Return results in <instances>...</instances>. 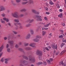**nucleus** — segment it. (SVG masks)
Returning <instances> with one entry per match:
<instances>
[{
	"label": "nucleus",
	"instance_id": "f257e3e1",
	"mask_svg": "<svg viewBox=\"0 0 66 66\" xmlns=\"http://www.w3.org/2000/svg\"><path fill=\"white\" fill-rule=\"evenodd\" d=\"M18 12H15L14 14V13H12V15L13 17H16V18H18L19 17L18 16V15H17V14H18Z\"/></svg>",
	"mask_w": 66,
	"mask_h": 66
},
{
	"label": "nucleus",
	"instance_id": "f03ea898",
	"mask_svg": "<svg viewBox=\"0 0 66 66\" xmlns=\"http://www.w3.org/2000/svg\"><path fill=\"white\" fill-rule=\"evenodd\" d=\"M36 54L39 56L42 57V51L40 50L36 52Z\"/></svg>",
	"mask_w": 66,
	"mask_h": 66
},
{
	"label": "nucleus",
	"instance_id": "7ed1b4c3",
	"mask_svg": "<svg viewBox=\"0 0 66 66\" xmlns=\"http://www.w3.org/2000/svg\"><path fill=\"white\" fill-rule=\"evenodd\" d=\"M29 46L30 47H32L33 48H36V46H35V45H36V44L34 43H30L29 45Z\"/></svg>",
	"mask_w": 66,
	"mask_h": 66
},
{
	"label": "nucleus",
	"instance_id": "20e7f679",
	"mask_svg": "<svg viewBox=\"0 0 66 66\" xmlns=\"http://www.w3.org/2000/svg\"><path fill=\"white\" fill-rule=\"evenodd\" d=\"M37 20L40 21H42V16H37Z\"/></svg>",
	"mask_w": 66,
	"mask_h": 66
},
{
	"label": "nucleus",
	"instance_id": "39448f33",
	"mask_svg": "<svg viewBox=\"0 0 66 66\" xmlns=\"http://www.w3.org/2000/svg\"><path fill=\"white\" fill-rule=\"evenodd\" d=\"M51 45L52 48H53L54 49H56V50H57V45H56L55 46H55L53 44H52Z\"/></svg>",
	"mask_w": 66,
	"mask_h": 66
},
{
	"label": "nucleus",
	"instance_id": "423d86ee",
	"mask_svg": "<svg viewBox=\"0 0 66 66\" xmlns=\"http://www.w3.org/2000/svg\"><path fill=\"white\" fill-rule=\"evenodd\" d=\"M5 8L3 6H1V9H0V11H4L5 10Z\"/></svg>",
	"mask_w": 66,
	"mask_h": 66
},
{
	"label": "nucleus",
	"instance_id": "0eeeda50",
	"mask_svg": "<svg viewBox=\"0 0 66 66\" xmlns=\"http://www.w3.org/2000/svg\"><path fill=\"white\" fill-rule=\"evenodd\" d=\"M3 48H4V46H3V45H2V46L0 47V52H2Z\"/></svg>",
	"mask_w": 66,
	"mask_h": 66
},
{
	"label": "nucleus",
	"instance_id": "6e6552de",
	"mask_svg": "<svg viewBox=\"0 0 66 66\" xmlns=\"http://www.w3.org/2000/svg\"><path fill=\"white\" fill-rule=\"evenodd\" d=\"M37 38H36L35 39H33V40L34 42H39V39H37Z\"/></svg>",
	"mask_w": 66,
	"mask_h": 66
},
{
	"label": "nucleus",
	"instance_id": "1a4fd4ad",
	"mask_svg": "<svg viewBox=\"0 0 66 66\" xmlns=\"http://www.w3.org/2000/svg\"><path fill=\"white\" fill-rule=\"evenodd\" d=\"M9 43L10 45H13L14 42L13 41H9Z\"/></svg>",
	"mask_w": 66,
	"mask_h": 66
},
{
	"label": "nucleus",
	"instance_id": "9d476101",
	"mask_svg": "<svg viewBox=\"0 0 66 66\" xmlns=\"http://www.w3.org/2000/svg\"><path fill=\"white\" fill-rule=\"evenodd\" d=\"M29 60L30 61H32V62H34L35 61V59L33 58L30 59Z\"/></svg>",
	"mask_w": 66,
	"mask_h": 66
},
{
	"label": "nucleus",
	"instance_id": "9b49d317",
	"mask_svg": "<svg viewBox=\"0 0 66 66\" xmlns=\"http://www.w3.org/2000/svg\"><path fill=\"white\" fill-rule=\"evenodd\" d=\"M23 63L25 65H27L28 64V62L26 61H24L23 62Z\"/></svg>",
	"mask_w": 66,
	"mask_h": 66
},
{
	"label": "nucleus",
	"instance_id": "f8f14e48",
	"mask_svg": "<svg viewBox=\"0 0 66 66\" xmlns=\"http://www.w3.org/2000/svg\"><path fill=\"white\" fill-rule=\"evenodd\" d=\"M29 4H33L34 2L32 0H29Z\"/></svg>",
	"mask_w": 66,
	"mask_h": 66
},
{
	"label": "nucleus",
	"instance_id": "ddd939ff",
	"mask_svg": "<svg viewBox=\"0 0 66 66\" xmlns=\"http://www.w3.org/2000/svg\"><path fill=\"white\" fill-rule=\"evenodd\" d=\"M30 34H29L27 35L26 36V38L28 39V38H30Z\"/></svg>",
	"mask_w": 66,
	"mask_h": 66
},
{
	"label": "nucleus",
	"instance_id": "4468645a",
	"mask_svg": "<svg viewBox=\"0 0 66 66\" xmlns=\"http://www.w3.org/2000/svg\"><path fill=\"white\" fill-rule=\"evenodd\" d=\"M50 23H49L48 24H47L45 25L44 26V27H48L50 25Z\"/></svg>",
	"mask_w": 66,
	"mask_h": 66
},
{
	"label": "nucleus",
	"instance_id": "2eb2a0df",
	"mask_svg": "<svg viewBox=\"0 0 66 66\" xmlns=\"http://www.w3.org/2000/svg\"><path fill=\"white\" fill-rule=\"evenodd\" d=\"M8 61H9V59H6L5 60V63L6 64H7L8 63Z\"/></svg>",
	"mask_w": 66,
	"mask_h": 66
},
{
	"label": "nucleus",
	"instance_id": "dca6fc26",
	"mask_svg": "<svg viewBox=\"0 0 66 66\" xmlns=\"http://www.w3.org/2000/svg\"><path fill=\"white\" fill-rule=\"evenodd\" d=\"M36 64L37 65H41L42 64V62H38Z\"/></svg>",
	"mask_w": 66,
	"mask_h": 66
},
{
	"label": "nucleus",
	"instance_id": "f3484780",
	"mask_svg": "<svg viewBox=\"0 0 66 66\" xmlns=\"http://www.w3.org/2000/svg\"><path fill=\"white\" fill-rule=\"evenodd\" d=\"M14 21L16 22H19V20L18 19H15Z\"/></svg>",
	"mask_w": 66,
	"mask_h": 66
},
{
	"label": "nucleus",
	"instance_id": "a211bd4d",
	"mask_svg": "<svg viewBox=\"0 0 66 66\" xmlns=\"http://www.w3.org/2000/svg\"><path fill=\"white\" fill-rule=\"evenodd\" d=\"M50 4H51V5H53V4H54V3H53L52 1H50Z\"/></svg>",
	"mask_w": 66,
	"mask_h": 66
},
{
	"label": "nucleus",
	"instance_id": "6ab92c4d",
	"mask_svg": "<svg viewBox=\"0 0 66 66\" xmlns=\"http://www.w3.org/2000/svg\"><path fill=\"white\" fill-rule=\"evenodd\" d=\"M62 16L63 14L62 13L60 14V15H58L59 17H60V18H62Z\"/></svg>",
	"mask_w": 66,
	"mask_h": 66
},
{
	"label": "nucleus",
	"instance_id": "aec40b11",
	"mask_svg": "<svg viewBox=\"0 0 66 66\" xmlns=\"http://www.w3.org/2000/svg\"><path fill=\"white\" fill-rule=\"evenodd\" d=\"M46 34V32L44 31H42V35L43 36H44L45 35V34Z\"/></svg>",
	"mask_w": 66,
	"mask_h": 66
},
{
	"label": "nucleus",
	"instance_id": "412c9836",
	"mask_svg": "<svg viewBox=\"0 0 66 66\" xmlns=\"http://www.w3.org/2000/svg\"><path fill=\"white\" fill-rule=\"evenodd\" d=\"M28 3V2H25L22 3V4H26Z\"/></svg>",
	"mask_w": 66,
	"mask_h": 66
},
{
	"label": "nucleus",
	"instance_id": "4be33fe9",
	"mask_svg": "<svg viewBox=\"0 0 66 66\" xmlns=\"http://www.w3.org/2000/svg\"><path fill=\"white\" fill-rule=\"evenodd\" d=\"M30 33L31 34H32V35H33V34H34V32H33V30H31Z\"/></svg>",
	"mask_w": 66,
	"mask_h": 66
},
{
	"label": "nucleus",
	"instance_id": "5701e85b",
	"mask_svg": "<svg viewBox=\"0 0 66 66\" xmlns=\"http://www.w3.org/2000/svg\"><path fill=\"white\" fill-rule=\"evenodd\" d=\"M65 45V43H62V44H61V47H63V46H64V45Z\"/></svg>",
	"mask_w": 66,
	"mask_h": 66
},
{
	"label": "nucleus",
	"instance_id": "b1692460",
	"mask_svg": "<svg viewBox=\"0 0 66 66\" xmlns=\"http://www.w3.org/2000/svg\"><path fill=\"white\" fill-rule=\"evenodd\" d=\"M36 38H41V37L40 36H36Z\"/></svg>",
	"mask_w": 66,
	"mask_h": 66
},
{
	"label": "nucleus",
	"instance_id": "393cba45",
	"mask_svg": "<svg viewBox=\"0 0 66 66\" xmlns=\"http://www.w3.org/2000/svg\"><path fill=\"white\" fill-rule=\"evenodd\" d=\"M1 15L2 17H4L5 16V14L4 13L2 14Z\"/></svg>",
	"mask_w": 66,
	"mask_h": 66
},
{
	"label": "nucleus",
	"instance_id": "a878e982",
	"mask_svg": "<svg viewBox=\"0 0 66 66\" xmlns=\"http://www.w3.org/2000/svg\"><path fill=\"white\" fill-rule=\"evenodd\" d=\"M65 50H63L61 52V54H64V53H65Z\"/></svg>",
	"mask_w": 66,
	"mask_h": 66
},
{
	"label": "nucleus",
	"instance_id": "bb28decb",
	"mask_svg": "<svg viewBox=\"0 0 66 66\" xmlns=\"http://www.w3.org/2000/svg\"><path fill=\"white\" fill-rule=\"evenodd\" d=\"M56 6H57L58 9H59V8H60V6H59V4L57 3L56 4Z\"/></svg>",
	"mask_w": 66,
	"mask_h": 66
},
{
	"label": "nucleus",
	"instance_id": "cd10ccee",
	"mask_svg": "<svg viewBox=\"0 0 66 66\" xmlns=\"http://www.w3.org/2000/svg\"><path fill=\"white\" fill-rule=\"evenodd\" d=\"M21 1V0H16V3H19V2H20Z\"/></svg>",
	"mask_w": 66,
	"mask_h": 66
},
{
	"label": "nucleus",
	"instance_id": "c85d7f7f",
	"mask_svg": "<svg viewBox=\"0 0 66 66\" xmlns=\"http://www.w3.org/2000/svg\"><path fill=\"white\" fill-rule=\"evenodd\" d=\"M46 61L48 63H49V64L50 63V60H49L48 59H47L46 60Z\"/></svg>",
	"mask_w": 66,
	"mask_h": 66
},
{
	"label": "nucleus",
	"instance_id": "c756f323",
	"mask_svg": "<svg viewBox=\"0 0 66 66\" xmlns=\"http://www.w3.org/2000/svg\"><path fill=\"white\" fill-rule=\"evenodd\" d=\"M1 61L2 62H4V58H2L1 60Z\"/></svg>",
	"mask_w": 66,
	"mask_h": 66
},
{
	"label": "nucleus",
	"instance_id": "7c9ffc66",
	"mask_svg": "<svg viewBox=\"0 0 66 66\" xmlns=\"http://www.w3.org/2000/svg\"><path fill=\"white\" fill-rule=\"evenodd\" d=\"M7 52H10V51H11V50H10V48H7Z\"/></svg>",
	"mask_w": 66,
	"mask_h": 66
},
{
	"label": "nucleus",
	"instance_id": "2f4dec72",
	"mask_svg": "<svg viewBox=\"0 0 66 66\" xmlns=\"http://www.w3.org/2000/svg\"><path fill=\"white\" fill-rule=\"evenodd\" d=\"M59 52L58 51L56 53H55V54L56 55H58V54H59Z\"/></svg>",
	"mask_w": 66,
	"mask_h": 66
},
{
	"label": "nucleus",
	"instance_id": "473e14b6",
	"mask_svg": "<svg viewBox=\"0 0 66 66\" xmlns=\"http://www.w3.org/2000/svg\"><path fill=\"white\" fill-rule=\"evenodd\" d=\"M43 64L44 65H47V63L46 62H44L43 63Z\"/></svg>",
	"mask_w": 66,
	"mask_h": 66
},
{
	"label": "nucleus",
	"instance_id": "72a5a7b5",
	"mask_svg": "<svg viewBox=\"0 0 66 66\" xmlns=\"http://www.w3.org/2000/svg\"><path fill=\"white\" fill-rule=\"evenodd\" d=\"M15 47L16 48H18V45H17V44H16L15 45Z\"/></svg>",
	"mask_w": 66,
	"mask_h": 66
},
{
	"label": "nucleus",
	"instance_id": "f704fd0d",
	"mask_svg": "<svg viewBox=\"0 0 66 66\" xmlns=\"http://www.w3.org/2000/svg\"><path fill=\"white\" fill-rule=\"evenodd\" d=\"M31 48H30L29 47L27 48H26V50H31Z\"/></svg>",
	"mask_w": 66,
	"mask_h": 66
},
{
	"label": "nucleus",
	"instance_id": "c9c22d12",
	"mask_svg": "<svg viewBox=\"0 0 66 66\" xmlns=\"http://www.w3.org/2000/svg\"><path fill=\"white\" fill-rule=\"evenodd\" d=\"M8 25H9V26L10 27H11V24H12V23H8Z\"/></svg>",
	"mask_w": 66,
	"mask_h": 66
},
{
	"label": "nucleus",
	"instance_id": "e433bc0d",
	"mask_svg": "<svg viewBox=\"0 0 66 66\" xmlns=\"http://www.w3.org/2000/svg\"><path fill=\"white\" fill-rule=\"evenodd\" d=\"M45 49L46 50H47V51H49V49H48L47 47H46L45 48Z\"/></svg>",
	"mask_w": 66,
	"mask_h": 66
},
{
	"label": "nucleus",
	"instance_id": "4c0bfd02",
	"mask_svg": "<svg viewBox=\"0 0 66 66\" xmlns=\"http://www.w3.org/2000/svg\"><path fill=\"white\" fill-rule=\"evenodd\" d=\"M6 22H9V19L6 18Z\"/></svg>",
	"mask_w": 66,
	"mask_h": 66
},
{
	"label": "nucleus",
	"instance_id": "58836bf2",
	"mask_svg": "<svg viewBox=\"0 0 66 66\" xmlns=\"http://www.w3.org/2000/svg\"><path fill=\"white\" fill-rule=\"evenodd\" d=\"M29 44V43H26L24 44V46H28V45Z\"/></svg>",
	"mask_w": 66,
	"mask_h": 66
},
{
	"label": "nucleus",
	"instance_id": "ea45409f",
	"mask_svg": "<svg viewBox=\"0 0 66 66\" xmlns=\"http://www.w3.org/2000/svg\"><path fill=\"white\" fill-rule=\"evenodd\" d=\"M3 54V52L0 53V57H1V56H2V55Z\"/></svg>",
	"mask_w": 66,
	"mask_h": 66
},
{
	"label": "nucleus",
	"instance_id": "a19ab883",
	"mask_svg": "<svg viewBox=\"0 0 66 66\" xmlns=\"http://www.w3.org/2000/svg\"><path fill=\"white\" fill-rule=\"evenodd\" d=\"M48 48L49 49H51V46H48Z\"/></svg>",
	"mask_w": 66,
	"mask_h": 66
},
{
	"label": "nucleus",
	"instance_id": "79ce46f5",
	"mask_svg": "<svg viewBox=\"0 0 66 66\" xmlns=\"http://www.w3.org/2000/svg\"><path fill=\"white\" fill-rule=\"evenodd\" d=\"M16 24H20V25L21 24V23H14V25H15V26H16Z\"/></svg>",
	"mask_w": 66,
	"mask_h": 66
},
{
	"label": "nucleus",
	"instance_id": "37998d69",
	"mask_svg": "<svg viewBox=\"0 0 66 66\" xmlns=\"http://www.w3.org/2000/svg\"><path fill=\"white\" fill-rule=\"evenodd\" d=\"M23 16V15L22 14L20 15H19V16L20 17H22Z\"/></svg>",
	"mask_w": 66,
	"mask_h": 66
},
{
	"label": "nucleus",
	"instance_id": "c03bdc74",
	"mask_svg": "<svg viewBox=\"0 0 66 66\" xmlns=\"http://www.w3.org/2000/svg\"><path fill=\"white\" fill-rule=\"evenodd\" d=\"M59 38H62V37H63V35H61L60 36H59Z\"/></svg>",
	"mask_w": 66,
	"mask_h": 66
},
{
	"label": "nucleus",
	"instance_id": "a18cd8bd",
	"mask_svg": "<svg viewBox=\"0 0 66 66\" xmlns=\"http://www.w3.org/2000/svg\"><path fill=\"white\" fill-rule=\"evenodd\" d=\"M34 20H32L30 21V23H31V22H33V21H34Z\"/></svg>",
	"mask_w": 66,
	"mask_h": 66
},
{
	"label": "nucleus",
	"instance_id": "49530a36",
	"mask_svg": "<svg viewBox=\"0 0 66 66\" xmlns=\"http://www.w3.org/2000/svg\"><path fill=\"white\" fill-rule=\"evenodd\" d=\"M50 62H52L53 61V59L52 58H50Z\"/></svg>",
	"mask_w": 66,
	"mask_h": 66
},
{
	"label": "nucleus",
	"instance_id": "de8ad7c7",
	"mask_svg": "<svg viewBox=\"0 0 66 66\" xmlns=\"http://www.w3.org/2000/svg\"><path fill=\"white\" fill-rule=\"evenodd\" d=\"M1 23H5V21H4L3 20L2 21H1Z\"/></svg>",
	"mask_w": 66,
	"mask_h": 66
},
{
	"label": "nucleus",
	"instance_id": "09e8293b",
	"mask_svg": "<svg viewBox=\"0 0 66 66\" xmlns=\"http://www.w3.org/2000/svg\"><path fill=\"white\" fill-rule=\"evenodd\" d=\"M32 12H33V13H35V10H32Z\"/></svg>",
	"mask_w": 66,
	"mask_h": 66
},
{
	"label": "nucleus",
	"instance_id": "8fccbe9b",
	"mask_svg": "<svg viewBox=\"0 0 66 66\" xmlns=\"http://www.w3.org/2000/svg\"><path fill=\"white\" fill-rule=\"evenodd\" d=\"M4 40H6L7 39V38L6 37H5L4 38Z\"/></svg>",
	"mask_w": 66,
	"mask_h": 66
},
{
	"label": "nucleus",
	"instance_id": "3c124183",
	"mask_svg": "<svg viewBox=\"0 0 66 66\" xmlns=\"http://www.w3.org/2000/svg\"><path fill=\"white\" fill-rule=\"evenodd\" d=\"M39 29L40 30L41 29V28H42V26H40L39 27H38Z\"/></svg>",
	"mask_w": 66,
	"mask_h": 66
},
{
	"label": "nucleus",
	"instance_id": "603ef678",
	"mask_svg": "<svg viewBox=\"0 0 66 66\" xmlns=\"http://www.w3.org/2000/svg\"><path fill=\"white\" fill-rule=\"evenodd\" d=\"M45 14H47L48 15H49V14H50V13L49 12H46L45 13Z\"/></svg>",
	"mask_w": 66,
	"mask_h": 66
},
{
	"label": "nucleus",
	"instance_id": "864d4df0",
	"mask_svg": "<svg viewBox=\"0 0 66 66\" xmlns=\"http://www.w3.org/2000/svg\"><path fill=\"white\" fill-rule=\"evenodd\" d=\"M45 10H46V11H48V8L47 7H45Z\"/></svg>",
	"mask_w": 66,
	"mask_h": 66
},
{
	"label": "nucleus",
	"instance_id": "5fc2aeb1",
	"mask_svg": "<svg viewBox=\"0 0 66 66\" xmlns=\"http://www.w3.org/2000/svg\"><path fill=\"white\" fill-rule=\"evenodd\" d=\"M6 18H3V20H5V21H6Z\"/></svg>",
	"mask_w": 66,
	"mask_h": 66
},
{
	"label": "nucleus",
	"instance_id": "6e6d98bb",
	"mask_svg": "<svg viewBox=\"0 0 66 66\" xmlns=\"http://www.w3.org/2000/svg\"><path fill=\"white\" fill-rule=\"evenodd\" d=\"M62 11H63V10H62V9L59 10V11L60 12H62Z\"/></svg>",
	"mask_w": 66,
	"mask_h": 66
},
{
	"label": "nucleus",
	"instance_id": "4d7b16f0",
	"mask_svg": "<svg viewBox=\"0 0 66 66\" xmlns=\"http://www.w3.org/2000/svg\"><path fill=\"white\" fill-rule=\"evenodd\" d=\"M62 42L64 43H66V40H64L62 41Z\"/></svg>",
	"mask_w": 66,
	"mask_h": 66
},
{
	"label": "nucleus",
	"instance_id": "13d9d810",
	"mask_svg": "<svg viewBox=\"0 0 66 66\" xmlns=\"http://www.w3.org/2000/svg\"><path fill=\"white\" fill-rule=\"evenodd\" d=\"M60 31H61V32H62V33H63V32L64 31H63L62 30V29L60 30Z\"/></svg>",
	"mask_w": 66,
	"mask_h": 66
},
{
	"label": "nucleus",
	"instance_id": "bf43d9fd",
	"mask_svg": "<svg viewBox=\"0 0 66 66\" xmlns=\"http://www.w3.org/2000/svg\"><path fill=\"white\" fill-rule=\"evenodd\" d=\"M9 47V45L8 44H7L6 45V48H7Z\"/></svg>",
	"mask_w": 66,
	"mask_h": 66
},
{
	"label": "nucleus",
	"instance_id": "052dcab7",
	"mask_svg": "<svg viewBox=\"0 0 66 66\" xmlns=\"http://www.w3.org/2000/svg\"><path fill=\"white\" fill-rule=\"evenodd\" d=\"M13 33L14 34H17V32L16 31H13Z\"/></svg>",
	"mask_w": 66,
	"mask_h": 66
},
{
	"label": "nucleus",
	"instance_id": "680f3d73",
	"mask_svg": "<svg viewBox=\"0 0 66 66\" xmlns=\"http://www.w3.org/2000/svg\"><path fill=\"white\" fill-rule=\"evenodd\" d=\"M44 18L45 20H47V18L46 17H45Z\"/></svg>",
	"mask_w": 66,
	"mask_h": 66
},
{
	"label": "nucleus",
	"instance_id": "e2e57ef3",
	"mask_svg": "<svg viewBox=\"0 0 66 66\" xmlns=\"http://www.w3.org/2000/svg\"><path fill=\"white\" fill-rule=\"evenodd\" d=\"M19 50L20 51H22V49L21 48H19Z\"/></svg>",
	"mask_w": 66,
	"mask_h": 66
},
{
	"label": "nucleus",
	"instance_id": "0e129e2a",
	"mask_svg": "<svg viewBox=\"0 0 66 66\" xmlns=\"http://www.w3.org/2000/svg\"><path fill=\"white\" fill-rule=\"evenodd\" d=\"M49 35L50 36H52V34L51 33L50 34H49Z\"/></svg>",
	"mask_w": 66,
	"mask_h": 66
},
{
	"label": "nucleus",
	"instance_id": "69168bd1",
	"mask_svg": "<svg viewBox=\"0 0 66 66\" xmlns=\"http://www.w3.org/2000/svg\"><path fill=\"white\" fill-rule=\"evenodd\" d=\"M61 63L62 65H63V61H61Z\"/></svg>",
	"mask_w": 66,
	"mask_h": 66
},
{
	"label": "nucleus",
	"instance_id": "338daca9",
	"mask_svg": "<svg viewBox=\"0 0 66 66\" xmlns=\"http://www.w3.org/2000/svg\"><path fill=\"white\" fill-rule=\"evenodd\" d=\"M42 24H43V25H45V23H43L42 22Z\"/></svg>",
	"mask_w": 66,
	"mask_h": 66
},
{
	"label": "nucleus",
	"instance_id": "774afa93",
	"mask_svg": "<svg viewBox=\"0 0 66 66\" xmlns=\"http://www.w3.org/2000/svg\"><path fill=\"white\" fill-rule=\"evenodd\" d=\"M20 29H22V27L21 26H20Z\"/></svg>",
	"mask_w": 66,
	"mask_h": 66
}]
</instances>
